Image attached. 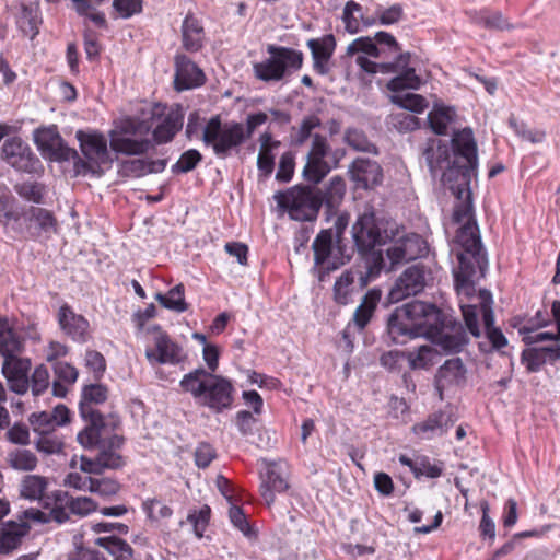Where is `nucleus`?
Listing matches in <instances>:
<instances>
[{"instance_id":"nucleus-1","label":"nucleus","mask_w":560,"mask_h":560,"mask_svg":"<svg viewBox=\"0 0 560 560\" xmlns=\"http://www.w3.org/2000/svg\"><path fill=\"white\" fill-rule=\"evenodd\" d=\"M202 357L208 370L199 368L185 374L179 383L182 390L190 394L201 405L217 412L231 409L235 392L233 383L231 380L215 374L219 368V347L206 343Z\"/></svg>"},{"instance_id":"nucleus-2","label":"nucleus","mask_w":560,"mask_h":560,"mask_svg":"<svg viewBox=\"0 0 560 560\" xmlns=\"http://www.w3.org/2000/svg\"><path fill=\"white\" fill-rule=\"evenodd\" d=\"M115 422H90V424L78 433L79 443L85 448H97L95 458L77 456L70 462L71 468L79 467L83 472L101 475L106 469H120L126 465L125 458L119 454L124 444V438L114 433Z\"/></svg>"},{"instance_id":"nucleus-3","label":"nucleus","mask_w":560,"mask_h":560,"mask_svg":"<svg viewBox=\"0 0 560 560\" xmlns=\"http://www.w3.org/2000/svg\"><path fill=\"white\" fill-rule=\"evenodd\" d=\"M447 324L445 315L436 305L412 301L390 315L387 330L394 342L404 343L406 339L419 336L432 340Z\"/></svg>"},{"instance_id":"nucleus-4","label":"nucleus","mask_w":560,"mask_h":560,"mask_svg":"<svg viewBox=\"0 0 560 560\" xmlns=\"http://www.w3.org/2000/svg\"><path fill=\"white\" fill-rule=\"evenodd\" d=\"M455 255L458 260V268L454 272V282L459 298V307L468 331L478 338L481 335L478 320L480 315V293L476 295L472 278L477 269L483 273L488 265L487 254L486 252H478V255H475V253L455 252Z\"/></svg>"},{"instance_id":"nucleus-5","label":"nucleus","mask_w":560,"mask_h":560,"mask_svg":"<svg viewBox=\"0 0 560 560\" xmlns=\"http://www.w3.org/2000/svg\"><path fill=\"white\" fill-rule=\"evenodd\" d=\"M451 190L460 201L455 205L453 221L459 224L454 238V252L475 253L485 252L481 243L480 230L475 218L470 183L464 185V180H457Z\"/></svg>"},{"instance_id":"nucleus-6","label":"nucleus","mask_w":560,"mask_h":560,"mask_svg":"<svg viewBox=\"0 0 560 560\" xmlns=\"http://www.w3.org/2000/svg\"><path fill=\"white\" fill-rule=\"evenodd\" d=\"M268 58L253 65L255 78L262 82H279L303 67L304 54L301 50L269 44Z\"/></svg>"},{"instance_id":"nucleus-7","label":"nucleus","mask_w":560,"mask_h":560,"mask_svg":"<svg viewBox=\"0 0 560 560\" xmlns=\"http://www.w3.org/2000/svg\"><path fill=\"white\" fill-rule=\"evenodd\" d=\"M201 140L218 158L226 159L237 153L246 141L244 125L237 121L222 122L221 116L214 115L205 125Z\"/></svg>"},{"instance_id":"nucleus-8","label":"nucleus","mask_w":560,"mask_h":560,"mask_svg":"<svg viewBox=\"0 0 560 560\" xmlns=\"http://www.w3.org/2000/svg\"><path fill=\"white\" fill-rule=\"evenodd\" d=\"M278 206L295 221H313L323 205L322 194L310 186H294L275 195Z\"/></svg>"},{"instance_id":"nucleus-9","label":"nucleus","mask_w":560,"mask_h":560,"mask_svg":"<svg viewBox=\"0 0 560 560\" xmlns=\"http://www.w3.org/2000/svg\"><path fill=\"white\" fill-rule=\"evenodd\" d=\"M452 150L456 161L448 172V180L455 175L457 180H464L467 186L477 175L478 149L472 129L465 127L456 130L452 136Z\"/></svg>"},{"instance_id":"nucleus-10","label":"nucleus","mask_w":560,"mask_h":560,"mask_svg":"<svg viewBox=\"0 0 560 560\" xmlns=\"http://www.w3.org/2000/svg\"><path fill=\"white\" fill-rule=\"evenodd\" d=\"M0 158L16 172L39 174L44 171L38 156L20 136H10L4 139L0 148Z\"/></svg>"},{"instance_id":"nucleus-11","label":"nucleus","mask_w":560,"mask_h":560,"mask_svg":"<svg viewBox=\"0 0 560 560\" xmlns=\"http://www.w3.org/2000/svg\"><path fill=\"white\" fill-rule=\"evenodd\" d=\"M431 270L422 262L409 266L397 278L394 287L389 291V298L393 302H399L412 295L421 293L427 287Z\"/></svg>"},{"instance_id":"nucleus-12","label":"nucleus","mask_w":560,"mask_h":560,"mask_svg":"<svg viewBox=\"0 0 560 560\" xmlns=\"http://www.w3.org/2000/svg\"><path fill=\"white\" fill-rule=\"evenodd\" d=\"M33 140L42 154L51 161H69L77 151L67 145L56 125L34 130Z\"/></svg>"},{"instance_id":"nucleus-13","label":"nucleus","mask_w":560,"mask_h":560,"mask_svg":"<svg viewBox=\"0 0 560 560\" xmlns=\"http://www.w3.org/2000/svg\"><path fill=\"white\" fill-rule=\"evenodd\" d=\"M332 229L322 230L316 235L312 244L314 262L318 268L317 278L319 282H325L331 271H335L345 265V260L342 258H330L332 252Z\"/></svg>"},{"instance_id":"nucleus-14","label":"nucleus","mask_w":560,"mask_h":560,"mask_svg":"<svg viewBox=\"0 0 560 560\" xmlns=\"http://www.w3.org/2000/svg\"><path fill=\"white\" fill-rule=\"evenodd\" d=\"M57 322L61 331L74 342L85 343L91 338L89 320L77 314L68 303L59 307Z\"/></svg>"},{"instance_id":"nucleus-15","label":"nucleus","mask_w":560,"mask_h":560,"mask_svg":"<svg viewBox=\"0 0 560 560\" xmlns=\"http://www.w3.org/2000/svg\"><path fill=\"white\" fill-rule=\"evenodd\" d=\"M266 474L262 477L260 494L267 505L275 502V493L283 492L289 489L288 465L283 460L266 462Z\"/></svg>"},{"instance_id":"nucleus-16","label":"nucleus","mask_w":560,"mask_h":560,"mask_svg":"<svg viewBox=\"0 0 560 560\" xmlns=\"http://www.w3.org/2000/svg\"><path fill=\"white\" fill-rule=\"evenodd\" d=\"M352 237L358 252L370 254L376 245H381L382 235L373 214H362L352 225Z\"/></svg>"},{"instance_id":"nucleus-17","label":"nucleus","mask_w":560,"mask_h":560,"mask_svg":"<svg viewBox=\"0 0 560 560\" xmlns=\"http://www.w3.org/2000/svg\"><path fill=\"white\" fill-rule=\"evenodd\" d=\"M174 85L177 91L189 90L205 83L206 77L203 71L186 55L177 54L174 58Z\"/></svg>"},{"instance_id":"nucleus-18","label":"nucleus","mask_w":560,"mask_h":560,"mask_svg":"<svg viewBox=\"0 0 560 560\" xmlns=\"http://www.w3.org/2000/svg\"><path fill=\"white\" fill-rule=\"evenodd\" d=\"M77 139L83 156L100 166L110 164L112 159L108 151L107 140L101 132L78 131Z\"/></svg>"},{"instance_id":"nucleus-19","label":"nucleus","mask_w":560,"mask_h":560,"mask_svg":"<svg viewBox=\"0 0 560 560\" xmlns=\"http://www.w3.org/2000/svg\"><path fill=\"white\" fill-rule=\"evenodd\" d=\"M31 365V360L22 355L3 360L2 373L12 392L22 395L28 390Z\"/></svg>"},{"instance_id":"nucleus-20","label":"nucleus","mask_w":560,"mask_h":560,"mask_svg":"<svg viewBox=\"0 0 560 560\" xmlns=\"http://www.w3.org/2000/svg\"><path fill=\"white\" fill-rule=\"evenodd\" d=\"M311 50L313 70L319 75H326L330 71V60L337 47L334 34H326L319 38H311L306 42Z\"/></svg>"},{"instance_id":"nucleus-21","label":"nucleus","mask_w":560,"mask_h":560,"mask_svg":"<svg viewBox=\"0 0 560 560\" xmlns=\"http://www.w3.org/2000/svg\"><path fill=\"white\" fill-rule=\"evenodd\" d=\"M158 335L155 336V349H148L145 355L151 363L158 362L161 364L170 363L177 364L183 361V351L180 346L174 342L170 336L156 327Z\"/></svg>"},{"instance_id":"nucleus-22","label":"nucleus","mask_w":560,"mask_h":560,"mask_svg":"<svg viewBox=\"0 0 560 560\" xmlns=\"http://www.w3.org/2000/svg\"><path fill=\"white\" fill-rule=\"evenodd\" d=\"M349 173L357 187L363 189L381 184L383 178L382 167L377 162L370 159H355L349 168Z\"/></svg>"},{"instance_id":"nucleus-23","label":"nucleus","mask_w":560,"mask_h":560,"mask_svg":"<svg viewBox=\"0 0 560 560\" xmlns=\"http://www.w3.org/2000/svg\"><path fill=\"white\" fill-rule=\"evenodd\" d=\"M26 215V220L30 223L28 230L34 240L39 238L42 235L49 237L58 232V220L52 211L32 206Z\"/></svg>"},{"instance_id":"nucleus-24","label":"nucleus","mask_w":560,"mask_h":560,"mask_svg":"<svg viewBox=\"0 0 560 560\" xmlns=\"http://www.w3.org/2000/svg\"><path fill=\"white\" fill-rule=\"evenodd\" d=\"M479 299L480 315L482 316L486 337L495 350H500L508 345V339L503 335L502 330L494 326L491 294L489 291H481Z\"/></svg>"},{"instance_id":"nucleus-25","label":"nucleus","mask_w":560,"mask_h":560,"mask_svg":"<svg viewBox=\"0 0 560 560\" xmlns=\"http://www.w3.org/2000/svg\"><path fill=\"white\" fill-rule=\"evenodd\" d=\"M107 399V388L101 384L86 385L82 389L79 404L83 420H104L103 415L95 408Z\"/></svg>"},{"instance_id":"nucleus-26","label":"nucleus","mask_w":560,"mask_h":560,"mask_svg":"<svg viewBox=\"0 0 560 560\" xmlns=\"http://www.w3.org/2000/svg\"><path fill=\"white\" fill-rule=\"evenodd\" d=\"M466 381V368L459 358L448 359L438 370L435 387L442 394L446 388L460 386Z\"/></svg>"},{"instance_id":"nucleus-27","label":"nucleus","mask_w":560,"mask_h":560,"mask_svg":"<svg viewBox=\"0 0 560 560\" xmlns=\"http://www.w3.org/2000/svg\"><path fill=\"white\" fill-rule=\"evenodd\" d=\"M521 360L528 372H538L546 363L553 364L560 360V346L527 348L523 350Z\"/></svg>"},{"instance_id":"nucleus-28","label":"nucleus","mask_w":560,"mask_h":560,"mask_svg":"<svg viewBox=\"0 0 560 560\" xmlns=\"http://www.w3.org/2000/svg\"><path fill=\"white\" fill-rule=\"evenodd\" d=\"M182 46L188 52H197L205 45L206 32L201 21L188 12L182 23Z\"/></svg>"},{"instance_id":"nucleus-29","label":"nucleus","mask_w":560,"mask_h":560,"mask_svg":"<svg viewBox=\"0 0 560 560\" xmlns=\"http://www.w3.org/2000/svg\"><path fill=\"white\" fill-rule=\"evenodd\" d=\"M23 351L24 338L7 317L0 316V355L5 360L20 357Z\"/></svg>"},{"instance_id":"nucleus-30","label":"nucleus","mask_w":560,"mask_h":560,"mask_svg":"<svg viewBox=\"0 0 560 560\" xmlns=\"http://www.w3.org/2000/svg\"><path fill=\"white\" fill-rule=\"evenodd\" d=\"M431 341L439 345L446 352H459L467 345L468 337L460 323L448 322L436 335V338Z\"/></svg>"},{"instance_id":"nucleus-31","label":"nucleus","mask_w":560,"mask_h":560,"mask_svg":"<svg viewBox=\"0 0 560 560\" xmlns=\"http://www.w3.org/2000/svg\"><path fill=\"white\" fill-rule=\"evenodd\" d=\"M52 497L57 508H61V510L65 513H68L69 516L70 514H73L83 517L97 509L96 503L88 497L72 498L68 492L62 490L52 492Z\"/></svg>"},{"instance_id":"nucleus-32","label":"nucleus","mask_w":560,"mask_h":560,"mask_svg":"<svg viewBox=\"0 0 560 560\" xmlns=\"http://www.w3.org/2000/svg\"><path fill=\"white\" fill-rule=\"evenodd\" d=\"M48 481L39 475H26L23 477L20 486V495L30 501H40L45 509L50 508L54 497L47 495L46 489Z\"/></svg>"},{"instance_id":"nucleus-33","label":"nucleus","mask_w":560,"mask_h":560,"mask_svg":"<svg viewBox=\"0 0 560 560\" xmlns=\"http://www.w3.org/2000/svg\"><path fill=\"white\" fill-rule=\"evenodd\" d=\"M110 149L117 154L124 155H143L147 154L152 148L153 143L148 138H132L118 135L115 131L109 132Z\"/></svg>"},{"instance_id":"nucleus-34","label":"nucleus","mask_w":560,"mask_h":560,"mask_svg":"<svg viewBox=\"0 0 560 560\" xmlns=\"http://www.w3.org/2000/svg\"><path fill=\"white\" fill-rule=\"evenodd\" d=\"M184 124V114L180 109L168 110L163 119L152 130L153 141L156 144L171 142Z\"/></svg>"},{"instance_id":"nucleus-35","label":"nucleus","mask_w":560,"mask_h":560,"mask_svg":"<svg viewBox=\"0 0 560 560\" xmlns=\"http://www.w3.org/2000/svg\"><path fill=\"white\" fill-rule=\"evenodd\" d=\"M55 380L51 383V390L56 397H66L70 387L77 382L79 371L72 364L65 361H56L52 364Z\"/></svg>"},{"instance_id":"nucleus-36","label":"nucleus","mask_w":560,"mask_h":560,"mask_svg":"<svg viewBox=\"0 0 560 560\" xmlns=\"http://www.w3.org/2000/svg\"><path fill=\"white\" fill-rule=\"evenodd\" d=\"M398 56H408L406 65L398 67L394 73H398L387 83V89L392 92H400L404 90H417L421 85V79L416 73L415 68L410 67V52L399 54Z\"/></svg>"},{"instance_id":"nucleus-37","label":"nucleus","mask_w":560,"mask_h":560,"mask_svg":"<svg viewBox=\"0 0 560 560\" xmlns=\"http://www.w3.org/2000/svg\"><path fill=\"white\" fill-rule=\"evenodd\" d=\"M398 460L401 465L409 467L417 479L421 477L435 479L443 472V464L441 462L432 463L428 456L421 455L411 459L407 455L400 454Z\"/></svg>"},{"instance_id":"nucleus-38","label":"nucleus","mask_w":560,"mask_h":560,"mask_svg":"<svg viewBox=\"0 0 560 560\" xmlns=\"http://www.w3.org/2000/svg\"><path fill=\"white\" fill-rule=\"evenodd\" d=\"M466 14L472 23L487 30L504 31L513 27L502 12L498 10L482 8L466 12Z\"/></svg>"},{"instance_id":"nucleus-39","label":"nucleus","mask_w":560,"mask_h":560,"mask_svg":"<svg viewBox=\"0 0 560 560\" xmlns=\"http://www.w3.org/2000/svg\"><path fill=\"white\" fill-rule=\"evenodd\" d=\"M30 532V525L26 523H9L0 532V553H9L16 549L22 538Z\"/></svg>"},{"instance_id":"nucleus-40","label":"nucleus","mask_w":560,"mask_h":560,"mask_svg":"<svg viewBox=\"0 0 560 560\" xmlns=\"http://www.w3.org/2000/svg\"><path fill=\"white\" fill-rule=\"evenodd\" d=\"M380 299L381 292L378 290H369L361 304L357 307L353 314V322L360 330H363L370 323Z\"/></svg>"},{"instance_id":"nucleus-41","label":"nucleus","mask_w":560,"mask_h":560,"mask_svg":"<svg viewBox=\"0 0 560 560\" xmlns=\"http://www.w3.org/2000/svg\"><path fill=\"white\" fill-rule=\"evenodd\" d=\"M423 156L432 172L441 168L450 160V147L439 139H430L423 151Z\"/></svg>"},{"instance_id":"nucleus-42","label":"nucleus","mask_w":560,"mask_h":560,"mask_svg":"<svg viewBox=\"0 0 560 560\" xmlns=\"http://www.w3.org/2000/svg\"><path fill=\"white\" fill-rule=\"evenodd\" d=\"M78 15L91 21L100 28H107V21L103 12L97 11L105 0H71Z\"/></svg>"},{"instance_id":"nucleus-43","label":"nucleus","mask_w":560,"mask_h":560,"mask_svg":"<svg viewBox=\"0 0 560 560\" xmlns=\"http://www.w3.org/2000/svg\"><path fill=\"white\" fill-rule=\"evenodd\" d=\"M355 290V275L352 270H345L336 280L332 289L334 301L338 305H347L352 301Z\"/></svg>"},{"instance_id":"nucleus-44","label":"nucleus","mask_w":560,"mask_h":560,"mask_svg":"<svg viewBox=\"0 0 560 560\" xmlns=\"http://www.w3.org/2000/svg\"><path fill=\"white\" fill-rule=\"evenodd\" d=\"M40 19L36 9L27 4H21L16 14V25L24 36L33 39L39 32L38 24Z\"/></svg>"},{"instance_id":"nucleus-45","label":"nucleus","mask_w":560,"mask_h":560,"mask_svg":"<svg viewBox=\"0 0 560 560\" xmlns=\"http://www.w3.org/2000/svg\"><path fill=\"white\" fill-rule=\"evenodd\" d=\"M438 357L439 352L429 345H423L415 351L406 352V359L411 370H428L435 364Z\"/></svg>"},{"instance_id":"nucleus-46","label":"nucleus","mask_w":560,"mask_h":560,"mask_svg":"<svg viewBox=\"0 0 560 560\" xmlns=\"http://www.w3.org/2000/svg\"><path fill=\"white\" fill-rule=\"evenodd\" d=\"M408 56H397L392 62H375L369 59L366 56L359 55L355 58V63L360 69L369 74L381 73H393L401 65H406Z\"/></svg>"},{"instance_id":"nucleus-47","label":"nucleus","mask_w":560,"mask_h":560,"mask_svg":"<svg viewBox=\"0 0 560 560\" xmlns=\"http://www.w3.org/2000/svg\"><path fill=\"white\" fill-rule=\"evenodd\" d=\"M156 301L171 311L183 313L188 310V304L185 301V287L183 283L176 284L167 294L156 293Z\"/></svg>"},{"instance_id":"nucleus-48","label":"nucleus","mask_w":560,"mask_h":560,"mask_svg":"<svg viewBox=\"0 0 560 560\" xmlns=\"http://www.w3.org/2000/svg\"><path fill=\"white\" fill-rule=\"evenodd\" d=\"M331 167L324 158L306 156L302 175L307 183L319 184L330 172Z\"/></svg>"},{"instance_id":"nucleus-49","label":"nucleus","mask_w":560,"mask_h":560,"mask_svg":"<svg viewBox=\"0 0 560 560\" xmlns=\"http://www.w3.org/2000/svg\"><path fill=\"white\" fill-rule=\"evenodd\" d=\"M49 513H45L38 509H27L23 512V516L25 520L33 521L39 524H46L51 521L63 524L69 520L68 513H65L61 508H57L56 502H51Z\"/></svg>"},{"instance_id":"nucleus-50","label":"nucleus","mask_w":560,"mask_h":560,"mask_svg":"<svg viewBox=\"0 0 560 560\" xmlns=\"http://www.w3.org/2000/svg\"><path fill=\"white\" fill-rule=\"evenodd\" d=\"M96 542L114 556L115 560H133V549L118 537H102Z\"/></svg>"},{"instance_id":"nucleus-51","label":"nucleus","mask_w":560,"mask_h":560,"mask_svg":"<svg viewBox=\"0 0 560 560\" xmlns=\"http://www.w3.org/2000/svg\"><path fill=\"white\" fill-rule=\"evenodd\" d=\"M346 195V182L341 176H334L322 195L323 203L332 210L339 207Z\"/></svg>"},{"instance_id":"nucleus-52","label":"nucleus","mask_w":560,"mask_h":560,"mask_svg":"<svg viewBox=\"0 0 560 560\" xmlns=\"http://www.w3.org/2000/svg\"><path fill=\"white\" fill-rule=\"evenodd\" d=\"M384 48L378 47L374 37L361 36L352 40L347 47V56L352 57L359 52L373 58H383Z\"/></svg>"},{"instance_id":"nucleus-53","label":"nucleus","mask_w":560,"mask_h":560,"mask_svg":"<svg viewBox=\"0 0 560 560\" xmlns=\"http://www.w3.org/2000/svg\"><path fill=\"white\" fill-rule=\"evenodd\" d=\"M455 112L451 107H436L428 116V121L434 133L445 136L448 125L453 121Z\"/></svg>"},{"instance_id":"nucleus-54","label":"nucleus","mask_w":560,"mask_h":560,"mask_svg":"<svg viewBox=\"0 0 560 560\" xmlns=\"http://www.w3.org/2000/svg\"><path fill=\"white\" fill-rule=\"evenodd\" d=\"M320 119L316 115L305 116L299 128L292 127L291 143L295 147L303 145L310 138L313 137L314 129L320 126Z\"/></svg>"},{"instance_id":"nucleus-55","label":"nucleus","mask_w":560,"mask_h":560,"mask_svg":"<svg viewBox=\"0 0 560 560\" xmlns=\"http://www.w3.org/2000/svg\"><path fill=\"white\" fill-rule=\"evenodd\" d=\"M14 190L22 199L40 205L44 202L46 186L43 183L25 180L15 184Z\"/></svg>"},{"instance_id":"nucleus-56","label":"nucleus","mask_w":560,"mask_h":560,"mask_svg":"<svg viewBox=\"0 0 560 560\" xmlns=\"http://www.w3.org/2000/svg\"><path fill=\"white\" fill-rule=\"evenodd\" d=\"M152 124L149 120L140 119L137 117H127L121 120L117 130L118 135L125 137L145 136L150 132Z\"/></svg>"},{"instance_id":"nucleus-57","label":"nucleus","mask_w":560,"mask_h":560,"mask_svg":"<svg viewBox=\"0 0 560 560\" xmlns=\"http://www.w3.org/2000/svg\"><path fill=\"white\" fill-rule=\"evenodd\" d=\"M362 5L354 0H349L346 2L342 11V22L345 24V30L349 34H357L360 32V19L355 15V13L361 15Z\"/></svg>"},{"instance_id":"nucleus-58","label":"nucleus","mask_w":560,"mask_h":560,"mask_svg":"<svg viewBox=\"0 0 560 560\" xmlns=\"http://www.w3.org/2000/svg\"><path fill=\"white\" fill-rule=\"evenodd\" d=\"M9 463L16 470H34L37 466V457L30 450H16L9 454Z\"/></svg>"},{"instance_id":"nucleus-59","label":"nucleus","mask_w":560,"mask_h":560,"mask_svg":"<svg viewBox=\"0 0 560 560\" xmlns=\"http://www.w3.org/2000/svg\"><path fill=\"white\" fill-rule=\"evenodd\" d=\"M50 386L49 370L45 364L37 365L30 378V388L34 396L45 393Z\"/></svg>"},{"instance_id":"nucleus-60","label":"nucleus","mask_w":560,"mask_h":560,"mask_svg":"<svg viewBox=\"0 0 560 560\" xmlns=\"http://www.w3.org/2000/svg\"><path fill=\"white\" fill-rule=\"evenodd\" d=\"M402 246L406 247L408 261L423 256L428 252L427 242L418 234L410 233L401 237Z\"/></svg>"},{"instance_id":"nucleus-61","label":"nucleus","mask_w":560,"mask_h":560,"mask_svg":"<svg viewBox=\"0 0 560 560\" xmlns=\"http://www.w3.org/2000/svg\"><path fill=\"white\" fill-rule=\"evenodd\" d=\"M392 102L404 109L418 114L422 113L428 107L427 100L422 95L413 93L395 95L392 97Z\"/></svg>"},{"instance_id":"nucleus-62","label":"nucleus","mask_w":560,"mask_h":560,"mask_svg":"<svg viewBox=\"0 0 560 560\" xmlns=\"http://www.w3.org/2000/svg\"><path fill=\"white\" fill-rule=\"evenodd\" d=\"M448 422H416L412 432L421 440L441 436L447 431Z\"/></svg>"},{"instance_id":"nucleus-63","label":"nucleus","mask_w":560,"mask_h":560,"mask_svg":"<svg viewBox=\"0 0 560 560\" xmlns=\"http://www.w3.org/2000/svg\"><path fill=\"white\" fill-rule=\"evenodd\" d=\"M202 161V154L196 149H189L182 153L178 161L172 165V172L188 173Z\"/></svg>"},{"instance_id":"nucleus-64","label":"nucleus","mask_w":560,"mask_h":560,"mask_svg":"<svg viewBox=\"0 0 560 560\" xmlns=\"http://www.w3.org/2000/svg\"><path fill=\"white\" fill-rule=\"evenodd\" d=\"M211 509L203 505L199 511H190L187 515V522L194 527V533L198 538L203 536V532L210 520Z\"/></svg>"}]
</instances>
